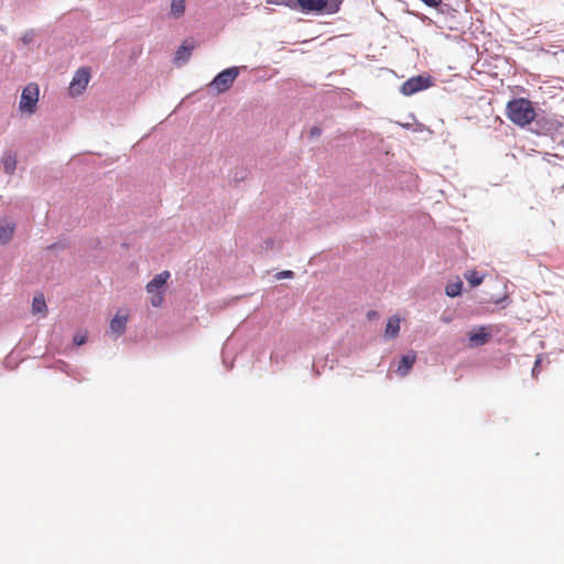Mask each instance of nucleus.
Listing matches in <instances>:
<instances>
[{
  "instance_id": "c85d7f7f",
  "label": "nucleus",
  "mask_w": 564,
  "mask_h": 564,
  "mask_svg": "<svg viewBox=\"0 0 564 564\" xmlns=\"http://www.w3.org/2000/svg\"><path fill=\"white\" fill-rule=\"evenodd\" d=\"M337 11H338V6H335L334 8L329 9V12H337Z\"/></svg>"
},
{
  "instance_id": "20e7f679",
  "label": "nucleus",
  "mask_w": 564,
  "mask_h": 564,
  "mask_svg": "<svg viewBox=\"0 0 564 564\" xmlns=\"http://www.w3.org/2000/svg\"><path fill=\"white\" fill-rule=\"evenodd\" d=\"M506 117H508L513 124L523 127L533 121L534 108H506Z\"/></svg>"
},
{
  "instance_id": "1a4fd4ad",
  "label": "nucleus",
  "mask_w": 564,
  "mask_h": 564,
  "mask_svg": "<svg viewBox=\"0 0 564 564\" xmlns=\"http://www.w3.org/2000/svg\"><path fill=\"white\" fill-rule=\"evenodd\" d=\"M300 10L303 12L323 11L328 4V0H297Z\"/></svg>"
},
{
  "instance_id": "f03ea898",
  "label": "nucleus",
  "mask_w": 564,
  "mask_h": 564,
  "mask_svg": "<svg viewBox=\"0 0 564 564\" xmlns=\"http://www.w3.org/2000/svg\"><path fill=\"white\" fill-rule=\"evenodd\" d=\"M434 83L435 79L431 75L424 73L417 76H413L405 80L400 86V93L404 96H412L414 94H417L422 90L432 87Z\"/></svg>"
},
{
  "instance_id": "39448f33",
  "label": "nucleus",
  "mask_w": 564,
  "mask_h": 564,
  "mask_svg": "<svg viewBox=\"0 0 564 564\" xmlns=\"http://www.w3.org/2000/svg\"><path fill=\"white\" fill-rule=\"evenodd\" d=\"M469 347L477 348L486 345L490 340V328L487 326H477L467 333Z\"/></svg>"
},
{
  "instance_id": "aec40b11",
  "label": "nucleus",
  "mask_w": 564,
  "mask_h": 564,
  "mask_svg": "<svg viewBox=\"0 0 564 564\" xmlns=\"http://www.w3.org/2000/svg\"><path fill=\"white\" fill-rule=\"evenodd\" d=\"M506 106H532V102L527 97H518L508 100Z\"/></svg>"
},
{
  "instance_id": "6ab92c4d",
  "label": "nucleus",
  "mask_w": 564,
  "mask_h": 564,
  "mask_svg": "<svg viewBox=\"0 0 564 564\" xmlns=\"http://www.w3.org/2000/svg\"><path fill=\"white\" fill-rule=\"evenodd\" d=\"M268 3L282 4V6L289 7L292 10L300 9V4L297 3V0H269Z\"/></svg>"
},
{
  "instance_id": "f257e3e1",
  "label": "nucleus",
  "mask_w": 564,
  "mask_h": 564,
  "mask_svg": "<svg viewBox=\"0 0 564 564\" xmlns=\"http://www.w3.org/2000/svg\"><path fill=\"white\" fill-rule=\"evenodd\" d=\"M239 73L240 68L237 66L224 69L207 85V91L215 95L225 93L231 87Z\"/></svg>"
},
{
  "instance_id": "dca6fc26",
  "label": "nucleus",
  "mask_w": 564,
  "mask_h": 564,
  "mask_svg": "<svg viewBox=\"0 0 564 564\" xmlns=\"http://www.w3.org/2000/svg\"><path fill=\"white\" fill-rule=\"evenodd\" d=\"M31 312L33 314H42L46 313V305L44 304V299L42 294H37L33 296V301H31Z\"/></svg>"
},
{
  "instance_id": "393cba45",
  "label": "nucleus",
  "mask_w": 564,
  "mask_h": 564,
  "mask_svg": "<svg viewBox=\"0 0 564 564\" xmlns=\"http://www.w3.org/2000/svg\"><path fill=\"white\" fill-rule=\"evenodd\" d=\"M86 340H87V338L85 337V335L74 336V343H76L77 346L84 345Z\"/></svg>"
},
{
  "instance_id": "a211bd4d",
  "label": "nucleus",
  "mask_w": 564,
  "mask_h": 564,
  "mask_svg": "<svg viewBox=\"0 0 564 564\" xmlns=\"http://www.w3.org/2000/svg\"><path fill=\"white\" fill-rule=\"evenodd\" d=\"M460 286H463L460 282L449 284L445 286V294H447L449 297H456L458 294H460Z\"/></svg>"
},
{
  "instance_id": "a878e982",
  "label": "nucleus",
  "mask_w": 564,
  "mask_h": 564,
  "mask_svg": "<svg viewBox=\"0 0 564 564\" xmlns=\"http://www.w3.org/2000/svg\"><path fill=\"white\" fill-rule=\"evenodd\" d=\"M308 134H311V138L318 137L319 135V128L318 127L311 128V132H308Z\"/></svg>"
},
{
  "instance_id": "9d476101",
  "label": "nucleus",
  "mask_w": 564,
  "mask_h": 564,
  "mask_svg": "<svg viewBox=\"0 0 564 564\" xmlns=\"http://www.w3.org/2000/svg\"><path fill=\"white\" fill-rule=\"evenodd\" d=\"M124 325H127V314H121V312L116 313L110 322L111 334L116 335V337L121 336L124 332Z\"/></svg>"
},
{
  "instance_id": "b1692460",
  "label": "nucleus",
  "mask_w": 564,
  "mask_h": 564,
  "mask_svg": "<svg viewBox=\"0 0 564 564\" xmlns=\"http://www.w3.org/2000/svg\"><path fill=\"white\" fill-rule=\"evenodd\" d=\"M426 6L432 8H438L442 4L441 0H422Z\"/></svg>"
},
{
  "instance_id": "f3484780",
  "label": "nucleus",
  "mask_w": 564,
  "mask_h": 564,
  "mask_svg": "<svg viewBox=\"0 0 564 564\" xmlns=\"http://www.w3.org/2000/svg\"><path fill=\"white\" fill-rule=\"evenodd\" d=\"M465 280L469 282L471 288H476L482 282V275L478 274L477 271H467L465 272Z\"/></svg>"
},
{
  "instance_id": "6e6552de",
  "label": "nucleus",
  "mask_w": 564,
  "mask_h": 564,
  "mask_svg": "<svg viewBox=\"0 0 564 564\" xmlns=\"http://www.w3.org/2000/svg\"><path fill=\"white\" fill-rule=\"evenodd\" d=\"M169 279V272L163 271L154 275V279L150 280L148 284H145V292L148 293H155L159 292L165 285V282H167Z\"/></svg>"
},
{
  "instance_id": "7ed1b4c3",
  "label": "nucleus",
  "mask_w": 564,
  "mask_h": 564,
  "mask_svg": "<svg viewBox=\"0 0 564 564\" xmlns=\"http://www.w3.org/2000/svg\"><path fill=\"white\" fill-rule=\"evenodd\" d=\"M90 80V68L80 67L76 70L69 83L68 91L72 96H78L84 93Z\"/></svg>"
},
{
  "instance_id": "412c9836",
  "label": "nucleus",
  "mask_w": 564,
  "mask_h": 564,
  "mask_svg": "<svg viewBox=\"0 0 564 564\" xmlns=\"http://www.w3.org/2000/svg\"><path fill=\"white\" fill-rule=\"evenodd\" d=\"M35 36H36V31L33 29H30L23 33V35L21 36V42L24 45H29L30 43H32L34 41Z\"/></svg>"
},
{
  "instance_id": "f8f14e48",
  "label": "nucleus",
  "mask_w": 564,
  "mask_h": 564,
  "mask_svg": "<svg viewBox=\"0 0 564 564\" xmlns=\"http://www.w3.org/2000/svg\"><path fill=\"white\" fill-rule=\"evenodd\" d=\"M14 224L8 219H0V242L6 245L12 238Z\"/></svg>"
},
{
  "instance_id": "bb28decb",
  "label": "nucleus",
  "mask_w": 564,
  "mask_h": 564,
  "mask_svg": "<svg viewBox=\"0 0 564 564\" xmlns=\"http://www.w3.org/2000/svg\"><path fill=\"white\" fill-rule=\"evenodd\" d=\"M367 318H369V319L376 318V312L369 311V313H367Z\"/></svg>"
},
{
  "instance_id": "2eb2a0df",
  "label": "nucleus",
  "mask_w": 564,
  "mask_h": 564,
  "mask_svg": "<svg viewBox=\"0 0 564 564\" xmlns=\"http://www.w3.org/2000/svg\"><path fill=\"white\" fill-rule=\"evenodd\" d=\"M185 8H186L185 0H172L170 15L174 19H178L184 14Z\"/></svg>"
},
{
  "instance_id": "4468645a",
  "label": "nucleus",
  "mask_w": 564,
  "mask_h": 564,
  "mask_svg": "<svg viewBox=\"0 0 564 564\" xmlns=\"http://www.w3.org/2000/svg\"><path fill=\"white\" fill-rule=\"evenodd\" d=\"M399 328H400V319H398L397 316L389 317V319H387L386 337L395 338L398 335Z\"/></svg>"
},
{
  "instance_id": "c756f323",
  "label": "nucleus",
  "mask_w": 564,
  "mask_h": 564,
  "mask_svg": "<svg viewBox=\"0 0 564 564\" xmlns=\"http://www.w3.org/2000/svg\"><path fill=\"white\" fill-rule=\"evenodd\" d=\"M0 31H1V32H3V33H6V32H7V29H6L3 25H1V24H0Z\"/></svg>"
},
{
  "instance_id": "5701e85b",
  "label": "nucleus",
  "mask_w": 564,
  "mask_h": 564,
  "mask_svg": "<svg viewBox=\"0 0 564 564\" xmlns=\"http://www.w3.org/2000/svg\"><path fill=\"white\" fill-rule=\"evenodd\" d=\"M292 276H294V272H292V271H281V272L276 273V279H279V280L292 279Z\"/></svg>"
},
{
  "instance_id": "4be33fe9",
  "label": "nucleus",
  "mask_w": 564,
  "mask_h": 564,
  "mask_svg": "<svg viewBox=\"0 0 564 564\" xmlns=\"http://www.w3.org/2000/svg\"><path fill=\"white\" fill-rule=\"evenodd\" d=\"M150 294H152V297H150V304H152V306L159 307L163 304V292L156 291Z\"/></svg>"
},
{
  "instance_id": "423d86ee",
  "label": "nucleus",
  "mask_w": 564,
  "mask_h": 564,
  "mask_svg": "<svg viewBox=\"0 0 564 564\" xmlns=\"http://www.w3.org/2000/svg\"><path fill=\"white\" fill-rule=\"evenodd\" d=\"M39 86L35 83H30L22 90L19 106H36L39 100Z\"/></svg>"
},
{
  "instance_id": "cd10ccee",
  "label": "nucleus",
  "mask_w": 564,
  "mask_h": 564,
  "mask_svg": "<svg viewBox=\"0 0 564 564\" xmlns=\"http://www.w3.org/2000/svg\"><path fill=\"white\" fill-rule=\"evenodd\" d=\"M21 110H24L25 112H28L30 115L32 113V108H21Z\"/></svg>"
},
{
  "instance_id": "9b49d317",
  "label": "nucleus",
  "mask_w": 564,
  "mask_h": 564,
  "mask_svg": "<svg viewBox=\"0 0 564 564\" xmlns=\"http://www.w3.org/2000/svg\"><path fill=\"white\" fill-rule=\"evenodd\" d=\"M414 360H416V356L414 354H408L401 357L399 365H397V373L401 377L409 375L410 369L414 365Z\"/></svg>"
},
{
  "instance_id": "0eeeda50",
  "label": "nucleus",
  "mask_w": 564,
  "mask_h": 564,
  "mask_svg": "<svg viewBox=\"0 0 564 564\" xmlns=\"http://www.w3.org/2000/svg\"><path fill=\"white\" fill-rule=\"evenodd\" d=\"M195 48V42L193 40H185L175 53V63H186Z\"/></svg>"
},
{
  "instance_id": "ddd939ff",
  "label": "nucleus",
  "mask_w": 564,
  "mask_h": 564,
  "mask_svg": "<svg viewBox=\"0 0 564 564\" xmlns=\"http://www.w3.org/2000/svg\"><path fill=\"white\" fill-rule=\"evenodd\" d=\"M1 165H3V172L11 175L14 173V169L17 167V154L11 151H8L1 155Z\"/></svg>"
}]
</instances>
